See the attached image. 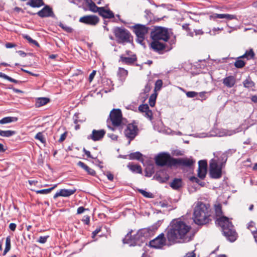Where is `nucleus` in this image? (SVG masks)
<instances>
[{"label":"nucleus","instance_id":"9b49d317","mask_svg":"<svg viewBox=\"0 0 257 257\" xmlns=\"http://www.w3.org/2000/svg\"><path fill=\"white\" fill-rule=\"evenodd\" d=\"M166 244V238L163 233L150 241V246L155 248H161Z\"/></svg>","mask_w":257,"mask_h":257},{"label":"nucleus","instance_id":"774afa93","mask_svg":"<svg viewBox=\"0 0 257 257\" xmlns=\"http://www.w3.org/2000/svg\"><path fill=\"white\" fill-rule=\"evenodd\" d=\"M251 232L252 235H253L255 241L257 243V229L253 230H251Z\"/></svg>","mask_w":257,"mask_h":257},{"label":"nucleus","instance_id":"a878e982","mask_svg":"<svg viewBox=\"0 0 257 257\" xmlns=\"http://www.w3.org/2000/svg\"><path fill=\"white\" fill-rule=\"evenodd\" d=\"M85 1L88 4L90 11L94 13H99L101 7H98L92 0H85Z\"/></svg>","mask_w":257,"mask_h":257},{"label":"nucleus","instance_id":"052dcab7","mask_svg":"<svg viewBox=\"0 0 257 257\" xmlns=\"http://www.w3.org/2000/svg\"><path fill=\"white\" fill-rule=\"evenodd\" d=\"M83 152H84L85 154L87 156L88 158L95 159L96 157H94L92 156L89 151L86 150L85 148H83Z\"/></svg>","mask_w":257,"mask_h":257},{"label":"nucleus","instance_id":"393cba45","mask_svg":"<svg viewBox=\"0 0 257 257\" xmlns=\"http://www.w3.org/2000/svg\"><path fill=\"white\" fill-rule=\"evenodd\" d=\"M127 168L133 173L142 174V169L140 165L134 164L130 163L127 166Z\"/></svg>","mask_w":257,"mask_h":257},{"label":"nucleus","instance_id":"603ef678","mask_svg":"<svg viewBox=\"0 0 257 257\" xmlns=\"http://www.w3.org/2000/svg\"><path fill=\"white\" fill-rule=\"evenodd\" d=\"M145 117L148 118L149 120H151L153 119V113L152 110L150 109L147 111L145 112Z\"/></svg>","mask_w":257,"mask_h":257},{"label":"nucleus","instance_id":"4468645a","mask_svg":"<svg viewBox=\"0 0 257 257\" xmlns=\"http://www.w3.org/2000/svg\"><path fill=\"white\" fill-rule=\"evenodd\" d=\"M99 21V18L94 15H87L81 17L79 22L86 25L95 26Z\"/></svg>","mask_w":257,"mask_h":257},{"label":"nucleus","instance_id":"39448f33","mask_svg":"<svg viewBox=\"0 0 257 257\" xmlns=\"http://www.w3.org/2000/svg\"><path fill=\"white\" fill-rule=\"evenodd\" d=\"M152 41L167 42L169 38L168 30L165 28L156 27L151 32Z\"/></svg>","mask_w":257,"mask_h":257},{"label":"nucleus","instance_id":"864d4df0","mask_svg":"<svg viewBox=\"0 0 257 257\" xmlns=\"http://www.w3.org/2000/svg\"><path fill=\"white\" fill-rule=\"evenodd\" d=\"M49 237V236L47 235V236H41L38 241L41 243H45L46 241H47V240L48 239V238Z\"/></svg>","mask_w":257,"mask_h":257},{"label":"nucleus","instance_id":"7c9ffc66","mask_svg":"<svg viewBox=\"0 0 257 257\" xmlns=\"http://www.w3.org/2000/svg\"><path fill=\"white\" fill-rule=\"evenodd\" d=\"M142 154L139 152L131 153L129 155V159L131 160H137L140 161L141 159L143 160Z\"/></svg>","mask_w":257,"mask_h":257},{"label":"nucleus","instance_id":"680f3d73","mask_svg":"<svg viewBox=\"0 0 257 257\" xmlns=\"http://www.w3.org/2000/svg\"><path fill=\"white\" fill-rule=\"evenodd\" d=\"M77 165L82 169H83L84 170H85L86 169H87V166L85 163L81 161H79L77 163Z\"/></svg>","mask_w":257,"mask_h":257},{"label":"nucleus","instance_id":"e2e57ef3","mask_svg":"<svg viewBox=\"0 0 257 257\" xmlns=\"http://www.w3.org/2000/svg\"><path fill=\"white\" fill-rule=\"evenodd\" d=\"M207 92H205V91H202V92H199V93H198V94H199V96L200 97H201L202 99L201 100V101H203L204 100H205L207 98V97L206 96L205 94Z\"/></svg>","mask_w":257,"mask_h":257},{"label":"nucleus","instance_id":"cd10ccee","mask_svg":"<svg viewBox=\"0 0 257 257\" xmlns=\"http://www.w3.org/2000/svg\"><path fill=\"white\" fill-rule=\"evenodd\" d=\"M49 101L50 99L47 97L38 98L36 100L35 105L37 107H40L46 104Z\"/></svg>","mask_w":257,"mask_h":257},{"label":"nucleus","instance_id":"13d9d810","mask_svg":"<svg viewBox=\"0 0 257 257\" xmlns=\"http://www.w3.org/2000/svg\"><path fill=\"white\" fill-rule=\"evenodd\" d=\"M224 19H226L228 20H230L236 19V16L235 15H233L225 14Z\"/></svg>","mask_w":257,"mask_h":257},{"label":"nucleus","instance_id":"72a5a7b5","mask_svg":"<svg viewBox=\"0 0 257 257\" xmlns=\"http://www.w3.org/2000/svg\"><path fill=\"white\" fill-rule=\"evenodd\" d=\"M11 247V237L9 236L7 237L6 239V247L3 252V255H6V253L10 250Z\"/></svg>","mask_w":257,"mask_h":257},{"label":"nucleus","instance_id":"2f4dec72","mask_svg":"<svg viewBox=\"0 0 257 257\" xmlns=\"http://www.w3.org/2000/svg\"><path fill=\"white\" fill-rule=\"evenodd\" d=\"M254 56V53L252 49H250L248 51H246L245 53L240 58H246L247 60H249L253 58Z\"/></svg>","mask_w":257,"mask_h":257},{"label":"nucleus","instance_id":"f257e3e1","mask_svg":"<svg viewBox=\"0 0 257 257\" xmlns=\"http://www.w3.org/2000/svg\"><path fill=\"white\" fill-rule=\"evenodd\" d=\"M191 229V226L185 222L175 220L172 222L170 228L166 230V237L170 244L180 242V239L183 241H188L190 238L187 236V233Z\"/></svg>","mask_w":257,"mask_h":257},{"label":"nucleus","instance_id":"473e14b6","mask_svg":"<svg viewBox=\"0 0 257 257\" xmlns=\"http://www.w3.org/2000/svg\"><path fill=\"white\" fill-rule=\"evenodd\" d=\"M16 132L14 131L8 130L2 131L0 130V136L4 137H10L16 134Z\"/></svg>","mask_w":257,"mask_h":257},{"label":"nucleus","instance_id":"4d7b16f0","mask_svg":"<svg viewBox=\"0 0 257 257\" xmlns=\"http://www.w3.org/2000/svg\"><path fill=\"white\" fill-rule=\"evenodd\" d=\"M67 135V132H65L63 134H62L61 135L60 138L59 140H58V142L59 143H62V142H63L66 139Z\"/></svg>","mask_w":257,"mask_h":257},{"label":"nucleus","instance_id":"b1692460","mask_svg":"<svg viewBox=\"0 0 257 257\" xmlns=\"http://www.w3.org/2000/svg\"><path fill=\"white\" fill-rule=\"evenodd\" d=\"M170 186L174 190H178L182 186V180L180 178H175L170 183Z\"/></svg>","mask_w":257,"mask_h":257},{"label":"nucleus","instance_id":"f704fd0d","mask_svg":"<svg viewBox=\"0 0 257 257\" xmlns=\"http://www.w3.org/2000/svg\"><path fill=\"white\" fill-rule=\"evenodd\" d=\"M228 158L226 153H223L218 158V161L220 162V165L223 166L226 163Z\"/></svg>","mask_w":257,"mask_h":257},{"label":"nucleus","instance_id":"f8f14e48","mask_svg":"<svg viewBox=\"0 0 257 257\" xmlns=\"http://www.w3.org/2000/svg\"><path fill=\"white\" fill-rule=\"evenodd\" d=\"M149 236L148 229L145 228L139 230L136 234L133 235L134 241H135V245L139 244L140 242H144L146 238Z\"/></svg>","mask_w":257,"mask_h":257},{"label":"nucleus","instance_id":"5701e85b","mask_svg":"<svg viewBox=\"0 0 257 257\" xmlns=\"http://www.w3.org/2000/svg\"><path fill=\"white\" fill-rule=\"evenodd\" d=\"M132 232V231L127 233L125 237L123 239L122 241L124 244H128L130 246H135V241H134L133 236L131 234Z\"/></svg>","mask_w":257,"mask_h":257},{"label":"nucleus","instance_id":"9d476101","mask_svg":"<svg viewBox=\"0 0 257 257\" xmlns=\"http://www.w3.org/2000/svg\"><path fill=\"white\" fill-rule=\"evenodd\" d=\"M138 131V128L137 125L133 123H129L126 125L124 133L125 136L130 139L128 144H130L131 141H132L137 135Z\"/></svg>","mask_w":257,"mask_h":257},{"label":"nucleus","instance_id":"ddd939ff","mask_svg":"<svg viewBox=\"0 0 257 257\" xmlns=\"http://www.w3.org/2000/svg\"><path fill=\"white\" fill-rule=\"evenodd\" d=\"M172 161L173 166H179L187 167H190L195 163L193 159L189 158H174Z\"/></svg>","mask_w":257,"mask_h":257},{"label":"nucleus","instance_id":"ea45409f","mask_svg":"<svg viewBox=\"0 0 257 257\" xmlns=\"http://www.w3.org/2000/svg\"><path fill=\"white\" fill-rule=\"evenodd\" d=\"M56 187H57V184L54 185L53 187L48 188V189H42V190L36 191V193L37 194H48Z\"/></svg>","mask_w":257,"mask_h":257},{"label":"nucleus","instance_id":"aec40b11","mask_svg":"<svg viewBox=\"0 0 257 257\" xmlns=\"http://www.w3.org/2000/svg\"><path fill=\"white\" fill-rule=\"evenodd\" d=\"M137 58L136 55H133L130 57H124L123 55L120 56L119 62L126 65H132L137 61Z\"/></svg>","mask_w":257,"mask_h":257},{"label":"nucleus","instance_id":"bb28decb","mask_svg":"<svg viewBox=\"0 0 257 257\" xmlns=\"http://www.w3.org/2000/svg\"><path fill=\"white\" fill-rule=\"evenodd\" d=\"M26 4L32 8H39L44 5L42 0H30Z\"/></svg>","mask_w":257,"mask_h":257},{"label":"nucleus","instance_id":"79ce46f5","mask_svg":"<svg viewBox=\"0 0 257 257\" xmlns=\"http://www.w3.org/2000/svg\"><path fill=\"white\" fill-rule=\"evenodd\" d=\"M206 173L207 170L198 169V176L201 179H204L205 178Z\"/></svg>","mask_w":257,"mask_h":257},{"label":"nucleus","instance_id":"8fccbe9b","mask_svg":"<svg viewBox=\"0 0 257 257\" xmlns=\"http://www.w3.org/2000/svg\"><path fill=\"white\" fill-rule=\"evenodd\" d=\"M186 95L189 98H193L196 97L198 95V93L195 91H187Z\"/></svg>","mask_w":257,"mask_h":257},{"label":"nucleus","instance_id":"4be33fe9","mask_svg":"<svg viewBox=\"0 0 257 257\" xmlns=\"http://www.w3.org/2000/svg\"><path fill=\"white\" fill-rule=\"evenodd\" d=\"M223 84L228 88L232 87L235 83V78L232 76H229L223 79Z\"/></svg>","mask_w":257,"mask_h":257},{"label":"nucleus","instance_id":"c9c22d12","mask_svg":"<svg viewBox=\"0 0 257 257\" xmlns=\"http://www.w3.org/2000/svg\"><path fill=\"white\" fill-rule=\"evenodd\" d=\"M23 38L26 39L30 44L35 45L38 47H40L39 43L36 41L32 39L29 35L26 34H23L22 35Z\"/></svg>","mask_w":257,"mask_h":257},{"label":"nucleus","instance_id":"de8ad7c7","mask_svg":"<svg viewBox=\"0 0 257 257\" xmlns=\"http://www.w3.org/2000/svg\"><path fill=\"white\" fill-rule=\"evenodd\" d=\"M150 110L149 107L147 104L140 105L139 107V110L142 112H145Z\"/></svg>","mask_w":257,"mask_h":257},{"label":"nucleus","instance_id":"58836bf2","mask_svg":"<svg viewBox=\"0 0 257 257\" xmlns=\"http://www.w3.org/2000/svg\"><path fill=\"white\" fill-rule=\"evenodd\" d=\"M241 58L238 57L234 63V66L237 68H241L244 66L245 63L241 59Z\"/></svg>","mask_w":257,"mask_h":257},{"label":"nucleus","instance_id":"dca6fc26","mask_svg":"<svg viewBox=\"0 0 257 257\" xmlns=\"http://www.w3.org/2000/svg\"><path fill=\"white\" fill-rule=\"evenodd\" d=\"M41 18H55L52 8L49 6H45L41 10L36 13Z\"/></svg>","mask_w":257,"mask_h":257},{"label":"nucleus","instance_id":"bf43d9fd","mask_svg":"<svg viewBox=\"0 0 257 257\" xmlns=\"http://www.w3.org/2000/svg\"><path fill=\"white\" fill-rule=\"evenodd\" d=\"M82 221L85 224H89V221H90V217L88 215H85L83 217Z\"/></svg>","mask_w":257,"mask_h":257},{"label":"nucleus","instance_id":"6e6552de","mask_svg":"<svg viewBox=\"0 0 257 257\" xmlns=\"http://www.w3.org/2000/svg\"><path fill=\"white\" fill-rule=\"evenodd\" d=\"M134 32L137 37L138 42L141 44L143 42L145 37L149 32L150 28L145 25L136 24L133 26Z\"/></svg>","mask_w":257,"mask_h":257},{"label":"nucleus","instance_id":"6ab92c4d","mask_svg":"<svg viewBox=\"0 0 257 257\" xmlns=\"http://www.w3.org/2000/svg\"><path fill=\"white\" fill-rule=\"evenodd\" d=\"M154 178L160 183L166 182L169 179V176L165 171L157 172Z\"/></svg>","mask_w":257,"mask_h":257},{"label":"nucleus","instance_id":"c03bdc74","mask_svg":"<svg viewBox=\"0 0 257 257\" xmlns=\"http://www.w3.org/2000/svg\"><path fill=\"white\" fill-rule=\"evenodd\" d=\"M207 163L205 160H200L198 162V169L207 170Z\"/></svg>","mask_w":257,"mask_h":257},{"label":"nucleus","instance_id":"5fc2aeb1","mask_svg":"<svg viewBox=\"0 0 257 257\" xmlns=\"http://www.w3.org/2000/svg\"><path fill=\"white\" fill-rule=\"evenodd\" d=\"M85 171H86L89 175L91 176H95L96 174L95 171L88 166H87V169H86Z\"/></svg>","mask_w":257,"mask_h":257},{"label":"nucleus","instance_id":"6e6d98bb","mask_svg":"<svg viewBox=\"0 0 257 257\" xmlns=\"http://www.w3.org/2000/svg\"><path fill=\"white\" fill-rule=\"evenodd\" d=\"M212 17L214 19H224L225 14H214Z\"/></svg>","mask_w":257,"mask_h":257},{"label":"nucleus","instance_id":"f3484780","mask_svg":"<svg viewBox=\"0 0 257 257\" xmlns=\"http://www.w3.org/2000/svg\"><path fill=\"white\" fill-rule=\"evenodd\" d=\"M106 132L104 130H93L91 134L87 137L88 140H92L94 142L98 141L102 139L105 136Z\"/></svg>","mask_w":257,"mask_h":257},{"label":"nucleus","instance_id":"a18cd8bd","mask_svg":"<svg viewBox=\"0 0 257 257\" xmlns=\"http://www.w3.org/2000/svg\"><path fill=\"white\" fill-rule=\"evenodd\" d=\"M190 180L192 182H195L201 186H204L205 183L204 182L201 181L198 178L195 176H192L190 178Z\"/></svg>","mask_w":257,"mask_h":257},{"label":"nucleus","instance_id":"f03ea898","mask_svg":"<svg viewBox=\"0 0 257 257\" xmlns=\"http://www.w3.org/2000/svg\"><path fill=\"white\" fill-rule=\"evenodd\" d=\"M215 212L216 216L219 217L216 222L221 227L223 235L230 241H234L236 239L237 233L229 218L222 216L223 212L220 204L215 205Z\"/></svg>","mask_w":257,"mask_h":257},{"label":"nucleus","instance_id":"2eb2a0df","mask_svg":"<svg viewBox=\"0 0 257 257\" xmlns=\"http://www.w3.org/2000/svg\"><path fill=\"white\" fill-rule=\"evenodd\" d=\"M150 48L155 52L159 54H163L166 49L167 45L159 41H152L150 43Z\"/></svg>","mask_w":257,"mask_h":257},{"label":"nucleus","instance_id":"c756f323","mask_svg":"<svg viewBox=\"0 0 257 257\" xmlns=\"http://www.w3.org/2000/svg\"><path fill=\"white\" fill-rule=\"evenodd\" d=\"M243 86L248 89L252 88L254 86V83L252 81L251 78L248 76L243 82Z\"/></svg>","mask_w":257,"mask_h":257},{"label":"nucleus","instance_id":"37998d69","mask_svg":"<svg viewBox=\"0 0 257 257\" xmlns=\"http://www.w3.org/2000/svg\"><path fill=\"white\" fill-rule=\"evenodd\" d=\"M157 98V94L154 93L151 95L149 98V104L151 106L153 107L156 102V99Z\"/></svg>","mask_w":257,"mask_h":257},{"label":"nucleus","instance_id":"3c124183","mask_svg":"<svg viewBox=\"0 0 257 257\" xmlns=\"http://www.w3.org/2000/svg\"><path fill=\"white\" fill-rule=\"evenodd\" d=\"M59 26L62 28L63 29V30H64L65 31H66L67 32H69V33H70V32H72V29L69 27H68L67 26H65L62 23H60Z\"/></svg>","mask_w":257,"mask_h":257},{"label":"nucleus","instance_id":"338daca9","mask_svg":"<svg viewBox=\"0 0 257 257\" xmlns=\"http://www.w3.org/2000/svg\"><path fill=\"white\" fill-rule=\"evenodd\" d=\"M184 257H196V254L193 251L187 253Z\"/></svg>","mask_w":257,"mask_h":257},{"label":"nucleus","instance_id":"7ed1b4c3","mask_svg":"<svg viewBox=\"0 0 257 257\" xmlns=\"http://www.w3.org/2000/svg\"><path fill=\"white\" fill-rule=\"evenodd\" d=\"M210 209L208 204L202 202H198L195 206L193 219L194 222L198 225H203L209 222Z\"/></svg>","mask_w":257,"mask_h":257},{"label":"nucleus","instance_id":"a211bd4d","mask_svg":"<svg viewBox=\"0 0 257 257\" xmlns=\"http://www.w3.org/2000/svg\"><path fill=\"white\" fill-rule=\"evenodd\" d=\"M76 191V189H61L59 192H57L53 196L54 199L57 198L59 196L62 197H69L73 195Z\"/></svg>","mask_w":257,"mask_h":257},{"label":"nucleus","instance_id":"1a4fd4ad","mask_svg":"<svg viewBox=\"0 0 257 257\" xmlns=\"http://www.w3.org/2000/svg\"><path fill=\"white\" fill-rule=\"evenodd\" d=\"M223 166L218 165L216 161L211 160L209 164V175L213 179H219L222 176V168Z\"/></svg>","mask_w":257,"mask_h":257},{"label":"nucleus","instance_id":"e433bc0d","mask_svg":"<svg viewBox=\"0 0 257 257\" xmlns=\"http://www.w3.org/2000/svg\"><path fill=\"white\" fill-rule=\"evenodd\" d=\"M35 139L39 140L42 144H46V141L42 132H39L35 136Z\"/></svg>","mask_w":257,"mask_h":257},{"label":"nucleus","instance_id":"412c9836","mask_svg":"<svg viewBox=\"0 0 257 257\" xmlns=\"http://www.w3.org/2000/svg\"><path fill=\"white\" fill-rule=\"evenodd\" d=\"M99 14L104 18L111 19L114 18L113 13L109 10H106L104 7H101Z\"/></svg>","mask_w":257,"mask_h":257},{"label":"nucleus","instance_id":"4c0bfd02","mask_svg":"<svg viewBox=\"0 0 257 257\" xmlns=\"http://www.w3.org/2000/svg\"><path fill=\"white\" fill-rule=\"evenodd\" d=\"M128 74V72L126 70L123 68L119 67L117 72V75L121 78H124Z\"/></svg>","mask_w":257,"mask_h":257},{"label":"nucleus","instance_id":"49530a36","mask_svg":"<svg viewBox=\"0 0 257 257\" xmlns=\"http://www.w3.org/2000/svg\"><path fill=\"white\" fill-rule=\"evenodd\" d=\"M139 191L145 197L149 198H153V195L151 192H147L143 189H139Z\"/></svg>","mask_w":257,"mask_h":257},{"label":"nucleus","instance_id":"a19ab883","mask_svg":"<svg viewBox=\"0 0 257 257\" xmlns=\"http://www.w3.org/2000/svg\"><path fill=\"white\" fill-rule=\"evenodd\" d=\"M146 176L151 177L154 173V167L152 166H148L145 169Z\"/></svg>","mask_w":257,"mask_h":257},{"label":"nucleus","instance_id":"423d86ee","mask_svg":"<svg viewBox=\"0 0 257 257\" xmlns=\"http://www.w3.org/2000/svg\"><path fill=\"white\" fill-rule=\"evenodd\" d=\"M112 124L114 126H120L121 128L124 125L122 117L121 111L119 109H112L109 114Z\"/></svg>","mask_w":257,"mask_h":257},{"label":"nucleus","instance_id":"09e8293b","mask_svg":"<svg viewBox=\"0 0 257 257\" xmlns=\"http://www.w3.org/2000/svg\"><path fill=\"white\" fill-rule=\"evenodd\" d=\"M163 84V82L161 79H158L156 81L155 83V89L156 90H159L162 87Z\"/></svg>","mask_w":257,"mask_h":257},{"label":"nucleus","instance_id":"69168bd1","mask_svg":"<svg viewBox=\"0 0 257 257\" xmlns=\"http://www.w3.org/2000/svg\"><path fill=\"white\" fill-rule=\"evenodd\" d=\"M95 74H96V71L93 70V71L90 73V74L89 76V81L90 82H91L92 81Z\"/></svg>","mask_w":257,"mask_h":257},{"label":"nucleus","instance_id":"20e7f679","mask_svg":"<svg viewBox=\"0 0 257 257\" xmlns=\"http://www.w3.org/2000/svg\"><path fill=\"white\" fill-rule=\"evenodd\" d=\"M113 33L118 43H130L132 41V37L130 32L121 27H115Z\"/></svg>","mask_w":257,"mask_h":257},{"label":"nucleus","instance_id":"c85d7f7f","mask_svg":"<svg viewBox=\"0 0 257 257\" xmlns=\"http://www.w3.org/2000/svg\"><path fill=\"white\" fill-rule=\"evenodd\" d=\"M18 118L16 117L7 116L0 120V124H6L12 122H16Z\"/></svg>","mask_w":257,"mask_h":257},{"label":"nucleus","instance_id":"0e129e2a","mask_svg":"<svg viewBox=\"0 0 257 257\" xmlns=\"http://www.w3.org/2000/svg\"><path fill=\"white\" fill-rule=\"evenodd\" d=\"M87 210L83 206H80L78 208L77 210V213L78 214H81L84 212L85 210Z\"/></svg>","mask_w":257,"mask_h":257},{"label":"nucleus","instance_id":"0eeeda50","mask_svg":"<svg viewBox=\"0 0 257 257\" xmlns=\"http://www.w3.org/2000/svg\"><path fill=\"white\" fill-rule=\"evenodd\" d=\"M174 158H172L170 155L166 153H162L159 154L155 158V163L159 166H173L172 160Z\"/></svg>","mask_w":257,"mask_h":257}]
</instances>
